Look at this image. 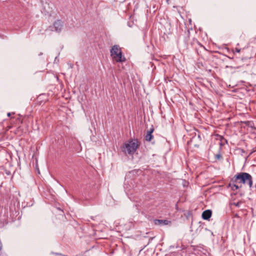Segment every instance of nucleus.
I'll list each match as a JSON object with an SVG mask.
<instances>
[{
  "label": "nucleus",
  "instance_id": "f257e3e1",
  "mask_svg": "<svg viewBox=\"0 0 256 256\" xmlns=\"http://www.w3.org/2000/svg\"><path fill=\"white\" fill-rule=\"evenodd\" d=\"M234 178L235 182L238 181L240 183L248 184L250 188L252 186V176L246 172H240L236 175Z\"/></svg>",
  "mask_w": 256,
  "mask_h": 256
},
{
  "label": "nucleus",
  "instance_id": "f03ea898",
  "mask_svg": "<svg viewBox=\"0 0 256 256\" xmlns=\"http://www.w3.org/2000/svg\"><path fill=\"white\" fill-rule=\"evenodd\" d=\"M110 55L112 58L116 62H123L126 58L122 56L121 50L119 46L115 45L110 50Z\"/></svg>",
  "mask_w": 256,
  "mask_h": 256
},
{
  "label": "nucleus",
  "instance_id": "7ed1b4c3",
  "mask_svg": "<svg viewBox=\"0 0 256 256\" xmlns=\"http://www.w3.org/2000/svg\"><path fill=\"white\" fill-rule=\"evenodd\" d=\"M139 146L138 142L137 140H132L129 141L127 144H125L124 147L123 151L129 154H134Z\"/></svg>",
  "mask_w": 256,
  "mask_h": 256
},
{
  "label": "nucleus",
  "instance_id": "20e7f679",
  "mask_svg": "<svg viewBox=\"0 0 256 256\" xmlns=\"http://www.w3.org/2000/svg\"><path fill=\"white\" fill-rule=\"evenodd\" d=\"M62 27L63 22L60 20H58L54 23L52 26L49 27V29L52 31L55 30L56 32H60L61 31Z\"/></svg>",
  "mask_w": 256,
  "mask_h": 256
},
{
  "label": "nucleus",
  "instance_id": "39448f33",
  "mask_svg": "<svg viewBox=\"0 0 256 256\" xmlns=\"http://www.w3.org/2000/svg\"><path fill=\"white\" fill-rule=\"evenodd\" d=\"M212 212L210 210H206L202 214V218L203 219L208 220L212 216Z\"/></svg>",
  "mask_w": 256,
  "mask_h": 256
},
{
  "label": "nucleus",
  "instance_id": "423d86ee",
  "mask_svg": "<svg viewBox=\"0 0 256 256\" xmlns=\"http://www.w3.org/2000/svg\"><path fill=\"white\" fill-rule=\"evenodd\" d=\"M153 131L154 128H152L147 132L146 135V139L147 141L150 142L152 140L153 136L152 134V133Z\"/></svg>",
  "mask_w": 256,
  "mask_h": 256
},
{
  "label": "nucleus",
  "instance_id": "0eeeda50",
  "mask_svg": "<svg viewBox=\"0 0 256 256\" xmlns=\"http://www.w3.org/2000/svg\"><path fill=\"white\" fill-rule=\"evenodd\" d=\"M234 182H236L234 181V178H233V179L232 180V181L230 184V186L231 187L232 190H238L239 188L241 186H238L236 184H234Z\"/></svg>",
  "mask_w": 256,
  "mask_h": 256
},
{
  "label": "nucleus",
  "instance_id": "6e6552de",
  "mask_svg": "<svg viewBox=\"0 0 256 256\" xmlns=\"http://www.w3.org/2000/svg\"><path fill=\"white\" fill-rule=\"evenodd\" d=\"M170 223V222L168 220H156L155 224H162L164 225H168Z\"/></svg>",
  "mask_w": 256,
  "mask_h": 256
},
{
  "label": "nucleus",
  "instance_id": "1a4fd4ad",
  "mask_svg": "<svg viewBox=\"0 0 256 256\" xmlns=\"http://www.w3.org/2000/svg\"><path fill=\"white\" fill-rule=\"evenodd\" d=\"M240 49L238 48H235V52H240Z\"/></svg>",
  "mask_w": 256,
  "mask_h": 256
},
{
  "label": "nucleus",
  "instance_id": "9d476101",
  "mask_svg": "<svg viewBox=\"0 0 256 256\" xmlns=\"http://www.w3.org/2000/svg\"><path fill=\"white\" fill-rule=\"evenodd\" d=\"M7 115H8V116H10V112L8 113Z\"/></svg>",
  "mask_w": 256,
  "mask_h": 256
},
{
  "label": "nucleus",
  "instance_id": "9b49d317",
  "mask_svg": "<svg viewBox=\"0 0 256 256\" xmlns=\"http://www.w3.org/2000/svg\"><path fill=\"white\" fill-rule=\"evenodd\" d=\"M216 157H217L218 158H219L220 157V155H218H218H216Z\"/></svg>",
  "mask_w": 256,
  "mask_h": 256
},
{
  "label": "nucleus",
  "instance_id": "f8f14e48",
  "mask_svg": "<svg viewBox=\"0 0 256 256\" xmlns=\"http://www.w3.org/2000/svg\"><path fill=\"white\" fill-rule=\"evenodd\" d=\"M62 256H64V255H62Z\"/></svg>",
  "mask_w": 256,
  "mask_h": 256
}]
</instances>
